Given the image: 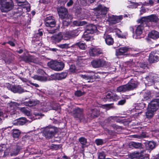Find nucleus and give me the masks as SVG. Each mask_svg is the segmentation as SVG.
<instances>
[{"mask_svg": "<svg viewBox=\"0 0 159 159\" xmlns=\"http://www.w3.org/2000/svg\"><path fill=\"white\" fill-rule=\"evenodd\" d=\"M69 112L72 114L75 118H78L80 121H84L86 120L83 113L84 109L79 107L73 109L72 110L68 109Z\"/></svg>", "mask_w": 159, "mask_h": 159, "instance_id": "obj_1", "label": "nucleus"}, {"mask_svg": "<svg viewBox=\"0 0 159 159\" xmlns=\"http://www.w3.org/2000/svg\"><path fill=\"white\" fill-rule=\"evenodd\" d=\"M13 6L12 0H2L1 2L0 9L2 12H6L11 10Z\"/></svg>", "mask_w": 159, "mask_h": 159, "instance_id": "obj_2", "label": "nucleus"}, {"mask_svg": "<svg viewBox=\"0 0 159 159\" xmlns=\"http://www.w3.org/2000/svg\"><path fill=\"white\" fill-rule=\"evenodd\" d=\"M48 65L52 69L56 71L62 70L64 67V63L56 61H51L48 63Z\"/></svg>", "mask_w": 159, "mask_h": 159, "instance_id": "obj_3", "label": "nucleus"}, {"mask_svg": "<svg viewBox=\"0 0 159 159\" xmlns=\"http://www.w3.org/2000/svg\"><path fill=\"white\" fill-rule=\"evenodd\" d=\"M139 20H138L137 22L138 23H140V25H138L136 26V29H135V34L136 36H134V38L135 39L140 38L139 37L143 33V30L144 29V25H146L144 23H142Z\"/></svg>", "mask_w": 159, "mask_h": 159, "instance_id": "obj_4", "label": "nucleus"}, {"mask_svg": "<svg viewBox=\"0 0 159 159\" xmlns=\"http://www.w3.org/2000/svg\"><path fill=\"white\" fill-rule=\"evenodd\" d=\"M55 132V128L54 127L48 126L44 129L43 134L46 138H50L54 136Z\"/></svg>", "mask_w": 159, "mask_h": 159, "instance_id": "obj_5", "label": "nucleus"}, {"mask_svg": "<svg viewBox=\"0 0 159 159\" xmlns=\"http://www.w3.org/2000/svg\"><path fill=\"white\" fill-rule=\"evenodd\" d=\"M158 19V17L156 15L152 14L147 17H143L139 19V21L146 24V22L148 21L156 22Z\"/></svg>", "mask_w": 159, "mask_h": 159, "instance_id": "obj_6", "label": "nucleus"}, {"mask_svg": "<svg viewBox=\"0 0 159 159\" xmlns=\"http://www.w3.org/2000/svg\"><path fill=\"white\" fill-rule=\"evenodd\" d=\"M57 10L59 16L61 19H68L70 16L69 15L68 11L66 8L61 7L58 8Z\"/></svg>", "mask_w": 159, "mask_h": 159, "instance_id": "obj_7", "label": "nucleus"}, {"mask_svg": "<svg viewBox=\"0 0 159 159\" xmlns=\"http://www.w3.org/2000/svg\"><path fill=\"white\" fill-rule=\"evenodd\" d=\"M95 9L97 11L98 16L100 17H102L107 13L108 8L101 5H99Z\"/></svg>", "mask_w": 159, "mask_h": 159, "instance_id": "obj_8", "label": "nucleus"}, {"mask_svg": "<svg viewBox=\"0 0 159 159\" xmlns=\"http://www.w3.org/2000/svg\"><path fill=\"white\" fill-rule=\"evenodd\" d=\"M93 67L94 68L103 67L106 65V62L102 59H97L91 62Z\"/></svg>", "mask_w": 159, "mask_h": 159, "instance_id": "obj_9", "label": "nucleus"}, {"mask_svg": "<svg viewBox=\"0 0 159 159\" xmlns=\"http://www.w3.org/2000/svg\"><path fill=\"white\" fill-rule=\"evenodd\" d=\"M45 24L47 27H54L56 25L55 20L52 16L47 17L45 20Z\"/></svg>", "mask_w": 159, "mask_h": 159, "instance_id": "obj_10", "label": "nucleus"}, {"mask_svg": "<svg viewBox=\"0 0 159 159\" xmlns=\"http://www.w3.org/2000/svg\"><path fill=\"white\" fill-rule=\"evenodd\" d=\"M159 107V100H152L149 103L148 108L156 111Z\"/></svg>", "mask_w": 159, "mask_h": 159, "instance_id": "obj_11", "label": "nucleus"}, {"mask_svg": "<svg viewBox=\"0 0 159 159\" xmlns=\"http://www.w3.org/2000/svg\"><path fill=\"white\" fill-rule=\"evenodd\" d=\"M146 78L148 82L151 83L159 81V77L157 74L154 73H150Z\"/></svg>", "mask_w": 159, "mask_h": 159, "instance_id": "obj_12", "label": "nucleus"}, {"mask_svg": "<svg viewBox=\"0 0 159 159\" xmlns=\"http://www.w3.org/2000/svg\"><path fill=\"white\" fill-rule=\"evenodd\" d=\"M10 89L14 93H21L26 91L20 86L11 85Z\"/></svg>", "mask_w": 159, "mask_h": 159, "instance_id": "obj_13", "label": "nucleus"}, {"mask_svg": "<svg viewBox=\"0 0 159 159\" xmlns=\"http://www.w3.org/2000/svg\"><path fill=\"white\" fill-rule=\"evenodd\" d=\"M101 50L97 48H91L89 50V54L90 56L95 57L102 53Z\"/></svg>", "mask_w": 159, "mask_h": 159, "instance_id": "obj_14", "label": "nucleus"}, {"mask_svg": "<svg viewBox=\"0 0 159 159\" xmlns=\"http://www.w3.org/2000/svg\"><path fill=\"white\" fill-rule=\"evenodd\" d=\"M103 38L105 40L106 44L108 45H112L114 43L113 39L111 36L106 33L104 35Z\"/></svg>", "mask_w": 159, "mask_h": 159, "instance_id": "obj_15", "label": "nucleus"}, {"mask_svg": "<svg viewBox=\"0 0 159 159\" xmlns=\"http://www.w3.org/2000/svg\"><path fill=\"white\" fill-rule=\"evenodd\" d=\"M159 60L157 54L154 52H152L150 53L149 58V60L150 62L153 63Z\"/></svg>", "mask_w": 159, "mask_h": 159, "instance_id": "obj_16", "label": "nucleus"}, {"mask_svg": "<svg viewBox=\"0 0 159 159\" xmlns=\"http://www.w3.org/2000/svg\"><path fill=\"white\" fill-rule=\"evenodd\" d=\"M19 6H22L23 8H26L30 10V5L26 0H16Z\"/></svg>", "mask_w": 159, "mask_h": 159, "instance_id": "obj_17", "label": "nucleus"}, {"mask_svg": "<svg viewBox=\"0 0 159 159\" xmlns=\"http://www.w3.org/2000/svg\"><path fill=\"white\" fill-rule=\"evenodd\" d=\"M130 49L129 48L124 47H121L116 51V55L117 56H120L123 55L124 53L126 52Z\"/></svg>", "mask_w": 159, "mask_h": 159, "instance_id": "obj_18", "label": "nucleus"}, {"mask_svg": "<svg viewBox=\"0 0 159 159\" xmlns=\"http://www.w3.org/2000/svg\"><path fill=\"white\" fill-rule=\"evenodd\" d=\"M63 36L61 34H58L51 37V40L54 43L60 42L62 39Z\"/></svg>", "mask_w": 159, "mask_h": 159, "instance_id": "obj_19", "label": "nucleus"}, {"mask_svg": "<svg viewBox=\"0 0 159 159\" xmlns=\"http://www.w3.org/2000/svg\"><path fill=\"white\" fill-rule=\"evenodd\" d=\"M97 30V27L95 25L90 24L87 26L85 32L88 34H93Z\"/></svg>", "mask_w": 159, "mask_h": 159, "instance_id": "obj_20", "label": "nucleus"}, {"mask_svg": "<svg viewBox=\"0 0 159 159\" xmlns=\"http://www.w3.org/2000/svg\"><path fill=\"white\" fill-rule=\"evenodd\" d=\"M122 19V16H112L109 18V21L113 24H116L120 21Z\"/></svg>", "mask_w": 159, "mask_h": 159, "instance_id": "obj_21", "label": "nucleus"}, {"mask_svg": "<svg viewBox=\"0 0 159 159\" xmlns=\"http://www.w3.org/2000/svg\"><path fill=\"white\" fill-rule=\"evenodd\" d=\"M20 149V147L18 145L14 146L10 152L11 156H16L18 155Z\"/></svg>", "mask_w": 159, "mask_h": 159, "instance_id": "obj_22", "label": "nucleus"}, {"mask_svg": "<svg viewBox=\"0 0 159 159\" xmlns=\"http://www.w3.org/2000/svg\"><path fill=\"white\" fill-rule=\"evenodd\" d=\"M126 85L128 88V90H129L136 88L137 86V84L136 82H134L131 80L126 84Z\"/></svg>", "mask_w": 159, "mask_h": 159, "instance_id": "obj_23", "label": "nucleus"}, {"mask_svg": "<svg viewBox=\"0 0 159 159\" xmlns=\"http://www.w3.org/2000/svg\"><path fill=\"white\" fill-rule=\"evenodd\" d=\"M149 38L153 39H156L159 37L158 32L155 30H152L148 34Z\"/></svg>", "mask_w": 159, "mask_h": 159, "instance_id": "obj_24", "label": "nucleus"}, {"mask_svg": "<svg viewBox=\"0 0 159 159\" xmlns=\"http://www.w3.org/2000/svg\"><path fill=\"white\" fill-rule=\"evenodd\" d=\"M104 99H116L119 98L118 97L111 92L107 93L106 95V98H104Z\"/></svg>", "mask_w": 159, "mask_h": 159, "instance_id": "obj_25", "label": "nucleus"}, {"mask_svg": "<svg viewBox=\"0 0 159 159\" xmlns=\"http://www.w3.org/2000/svg\"><path fill=\"white\" fill-rule=\"evenodd\" d=\"M155 111L148 108L147 111L146 112V117L148 119L152 118L154 115Z\"/></svg>", "mask_w": 159, "mask_h": 159, "instance_id": "obj_26", "label": "nucleus"}, {"mask_svg": "<svg viewBox=\"0 0 159 159\" xmlns=\"http://www.w3.org/2000/svg\"><path fill=\"white\" fill-rule=\"evenodd\" d=\"M20 131L18 129H14L12 132V135L15 139H17L20 134Z\"/></svg>", "mask_w": 159, "mask_h": 159, "instance_id": "obj_27", "label": "nucleus"}, {"mask_svg": "<svg viewBox=\"0 0 159 159\" xmlns=\"http://www.w3.org/2000/svg\"><path fill=\"white\" fill-rule=\"evenodd\" d=\"M129 145L135 148H143L142 144L140 143L131 142L129 143Z\"/></svg>", "mask_w": 159, "mask_h": 159, "instance_id": "obj_28", "label": "nucleus"}, {"mask_svg": "<svg viewBox=\"0 0 159 159\" xmlns=\"http://www.w3.org/2000/svg\"><path fill=\"white\" fill-rule=\"evenodd\" d=\"M24 60L25 61L28 62H32L34 63L37 62L36 59L31 56H25L24 58Z\"/></svg>", "mask_w": 159, "mask_h": 159, "instance_id": "obj_29", "label": "nucleus"}, {"mask_svg": "<svg viewBox=\"0 0 159 159\" xmlns=\"http://www.w3.org/2000/svg\"><path fill=\"white\" fill-rule=\"evenodd\" d=\"M155 143L153 141H149L146 144V148L148 150H152L155 147Z\"/></svg>", "mask_w": 159, "mask_h": 159, "instance_id": "obj_30", "label": "nucleus"}, {"mask_svg": "<svg viewBox=\"0 0 159 159\" xmlns=\"http://www.w3.org/2000/svg\"><path fill=\"white\" fill-rule=\"evenodd\" d=\"M34 116L32 118L31 117H30V120H28V121L30 122H31L32 120H35V119H40L43 115H42L39 112H34Z\"/></svg>", "mask_w": 159, "mask_h": 159, "instance_id": "obj_31", "label": "nucleus"}, {"mask_svg": "<svg viewBox=\"0 0 159 159\" xmlns=\"http://www.w3.org/2000/svg\"><path fill=\"white\" fill-rule=\"evenodd\" d=\"M74 46L75 45L78 46L80 49L82 50H85L87 48L86 45L82 42H79L75 43Z\"/></svg>", "mask_w": 159, "mask_h": 159, "instance_id": "obj_32", "label": "nucleus"}, {"mask_svg": "<svg viewBox=\"0 0 159 159\" xmlns=\"http://www.w3.org/2000/svg\"><path fill=\"white\" fill-rule=\"evenodd\" d=\"M35 80H36L41 81L45 82L47 80L46 77L40 75H35L34 77Z\"/></svg>", "mask_w": 159, "mask_h": 159, "instance_id": "obj_33", "label": "nucleus"}, {"mask_svg": "<svg viewBox=\"0 0 159 159\" xmlns=\"http://www.w3.org/2000/svg\"><path fill=\"white\" fill-rule=\"evenodd\" d=\"M127 91H128V88L126 84L120 86L118 87L117 89V91L119 92H124Z\"/></svg>", "mask_w": 159, "mask_h": 159, "instance_id": "obj_34", "label": "nucleus"}, {"mask_svg": "<svg viewBox=\"0 0 159 159\" xmlns=\"http://www.w3.org/2000/svg\"><path fill=\"white\" fill-rule=\"evenodd\" d=\"M68 73L66 72H62L58 73V80H61L65 79L67 76Z\"/></svg>", "mask_w": 159, "mask_h": 159, "instance_id": "obj_35", "label": "nucleus"}, {"mask_svg": "<svg viewBox=\"0 0 159 159\" xmlns=\"http://www.w3.org/2000/svg\"><path fill=\"white\" fill-rule=\"evenodd\" d=\"M34 101V100H33ZM38 102V101H32L30 100H29L28 102H25V105L26 106H29L30 107H32L36 105Z\"/></svg>", "mask_w": 159, "mask_h": 159, "instance_id": "obj_36", "label": "nucleus"}, {"mask_svg": "<svg viewBox=\"0 0 159 159\" xmlns=\"http://www.w3.org/2000/svg\"><path fill=\"white\" fill-rule=\"evenodd\" d=\"M130 156L132 158H140L142 157L141 153L138 152H134L130 154Z\"/></svg>", "mask_w": 159, "mask_h": 159, "instance_id": "obj_37", "label": "nucleus"}, {"mask_svg": "<svg viewBox=\"0 0 159 159\" xmlns=\"http://www.w3.org/2000/svg\"><path fill=\"white\" fill-rule=\"evenodd\" d=\"M91 116L94 118L97 117L99 114V111L96 108L91 109Z\"/></svg>", "mask_w": 159, "mask_h": 159, "instance_id": "obj_38", "label": "nucleus"}, {"mask_svg": "<svg viewBox=\"0 0 159 159\" xmlns=\"http://www.w3.org/2000/svg\"><path fill=\"white\" fill-rule=\"evenodd\" d=\"M17 125H23L26 122L27 120L25 118H21L17 120Z\"/></svg>", "mask_w": 159, "mask_h": 159, "instance_id": "obj_39", "label": "nucleus"}, {"mask_svg": "<svg viewBox=\"0 0 159 159\" xmlns=\"http://www.w3.org/2000/svg\"><path fill=\"white\" fill-rule=\"evenodd\" d=\"M16 103L15 102H11L8 104L7 107V111H10L11 110H13L15 106L16 105Z\"/></svg>", "mask_w": 159, "mask_h": 159, "instance_id": "obj_40", "label": "nucleus"}, {"mask_svg": "<svg viewBox=\"0 0 159 159\" xmlns=\"http://www.w3.org/2000/svg\"><path fill=\"white\" fill-rule=\"evenodd\" d=\"M156 2V0H149L148 2H145L143 3H142V6H152Z\"/></svg>", "mask_w": 159, "mask_h": 159, "instance_id": "obj_41", "label": "nucleus"}, {"mask_svg": "<svg viewBox=\"0 0 159 159\" xmlns=\"http://www.w3.org/2000/svg\"><path fill=\"white\" fill-rule=\"evenodd\" d=\"M80 76L85 80H88V82H91V80H92V77L91 75H80Z\"/></svg>", "mask_w": 159, "mask_h": 159, "instance_id": "obj_42", "label": "nucleus"}, {"mask_svg": "<svg viewBox=\"0 0 159 159\" xmlns=\"http://www.w3.org/2000/svg\"><path fill=\"white\" fill-rule=\"evenodd\" d=\"M59 47L61 48H68L71 47H74V45L70 46V43H65L63 44H60L59 45Z\"/></svg>", "mask_w": 159, "mask_h": 159, "instance_id": "obj_43", "label": "nucleus"}, {"mask_svg": "<svg viewBox=\"0 0 159 159\" xmlns=\"http://www.w3.org/2000/svg\"><path fill=\"white\" fill-rule=\"evenodd\" d=\"M20 111L27 116H30V111L26 108L25 107L21 108L20 109Z\"/></svg>", "mask_w": 159, "mask_h": 159, "instance_id": "obj_44", "label": "nucleus"}, {"mask_svg": "<svg viewBox=\"0 0 159 159\" xmlns=\"http://www.w3.org/2000/svg\"><path fill=\"white\" fill-rule=\"evenodd\" d=\"M79 140L80 143L83 145V148L84 147L83 146L85 145L87 143V139L84 137H82L80 138Z\"/></svg>", "mask_w": 159, "mask_h": 159, "instance_id": "obj_45", "label": "nucleus"}, {"mask_svg": "<svg viewBox=\"0 0 159 159\" xmlns=\"http://www.w3.org/2000/svg\"><path fill=\"white\" fill-rule=\"evenodd\" d=\"M130 6L132 8H136L138 5H142V3L139 2V3H134L130 2Z\"/></svg>", "mask_w": 159, "mask_h": 159, "instance_id": "obj_46", "label": "nucleus"}, {"mask_svg": "<svg viewBox=\"0 0 159 159\" xmlns=\"http://www.w3.org/2000/svg\"><path fill=\"white\" fill-rule=\"evenodd\" d=\"M72 38L75 37L78 35V30H75L70 32Z\"/></svg>", "mask_w": 159, "mask_h": 159, "instance_id": "obj_47", "label": "nucleus"}, {"mask_svg": "<svg viewBox=\"0 0 159 159\" xmlns=\"http://www.w3.org/2000/svg\"><path fill=\"white\" fill-rule=\"evenodd\" d=\"M88 33L84 32L83 35L82 36V38L84 39L87 41H89L90 39V37L89 35L88 34Z\"/></svg>", "mask_w": 159, "mask_h": 159, "instance_id": "obj_48", "label": "nucleus"}, {"mask_svg": "<svg viewBox=\"0 0 159 159\" xmlns=\"http://www.w3.org/2000/svg\"><path fill=\"white\" fill-rule=\"evenodd\" d=\"M50 80H58V73H55L51 75L49 78Z\"/></svg>", "mask_w": 159, "mask_h": 159, "instance_id": "obj_49", "label": "nucleus"}, {"mask_svg": "<svg viewBox=\"0 0 159 159\" xmlns=\"http://www.w3.org/2000/svg\"><path fill=\"white\" fill-rule=\"evenodd\" d=\"M71 38H72V37H71L70 33L69 32L68 33H66L65 34L63 39H64L65 40H67L69 39H70Z\"/></svg>", "mask_w": 159, "mask_h": 159, "instance_id": "obj_50", "label": "nucleus"}, {"mask_svg": "<svg viewBox=\"0 0 159 159\" xmlns=\"http://www.w3.org/2000/svg\"><path fill=\"white\" fill-rule=\"evenodd\" d=\"M116 34L119 38H123L124 36L122 34L121 31L119 29H117L116 31Z\"/></svg>", "mask_w": 159, "mask_h": 159, "instance_id": "obj_51", "label": "nucleus"}, {"mask_svg": "<svg viewBox=\"0 0 159 159\" xmlns=\"http://www.w3.org/2000/svg\"><path fill=\"white\" fill-rule=\"evenodd\" d=\"M95 143L97 145H102L103 143V141L102 139H97L95 141Z\"/></svg>", "mask_w": 159, "mask_h": 159, "instance_id": "obj_52", "label": "nucleus"}, {"mask_svg": "<svg viewBox=\"0 0 159 159\" xmlns=\"http://www.w3.org/2000/svg\"><path fill=\"white\" fill-rule=\"evenodd\" d=\"M84 92H82L80 90H77L75 93V96L79 97L82 95L84 93Z\"/></svg>", "mask_w": 159, "mask_h": 159, "instance_id": "obj_53", "label": "nucleus"}, {"mask_svg": "<svg viewBox=\"0 0 159 159\" xmlns=\"http://www.w3.org/2000/svg\"><path fill=\"white\" fill-rule=\"evenodd\" d=\"M105 156L103 152H101L99 153L98 159H104L105 158Z\"/></svg>", "mask_w": 159, "mask_h": 159, "instance_id": "obj_54", "label": "nucleus"}, {"mask_svg": "<svg viewBox=\"0 0 159 159\" xmlns=\"http://www.w3.org/2000/svg\"><path fill=\"white\" fill-rule=\"evenodd\" d=\"M150 94L149 92L145 93L144 94V98L148 99L150 98Z\"/></svg>", "mask_w": 159, "mask_h": 159, "instance_id": "obj_55", "label": "nucleus"}, {"mask_svg": "<svg viewBox=\"0 0 159 159\" xmlns=\"http://www.w3.org/2000/svg\"><path fill=\"white\" fill-rule=\"evenodd\" d=\"M75 70V66L74 65H71L70 66L69 70L71 72H74Z\"/></svg>", "mask_w": 159, "mask_h": 159, "instance_id": "obj_56", "label": "nucleus"}, {"mask_svg": "<svg viewBox=\"0 0 159 159\" xmlns=\"http://www.w3.org/2000/svg\"><path fill=\"white\" fill-rule=\"evenodd\" d=\"M140 67L143 69H145L147 67V65L143 62H140L139 64Z\"/></svg>", "mask_w": 159, "mask_h": 159, "instance_id": "obj_57", "label": "nucleus"}, {"mask_svg": "<svg viewBox=\"0 0 159 159\" xmlns=\"http://www.w3.org/2000/svg\"><path fill=\"white\" fill-rule=\"evenodd\" d=\"M6 148L5 145H0V152H3L4 151Z\"/></svg>", "mask_w": 159, "mask_h": 159, "instance_id": "obj_58", "label": "nucleus"}, {"mask_svg": "<svg viewBox=\"0 0 159 159\" xmlns=\"http://www.w3.org/2000/svg\"><path fill=\"white\" fill-rule=\"evenodd\" d=\"M91 76L92 77V80L93 79H96L99 78V76L98 75L97 73H95L93 75H92Z\"/></svg>", "mask_w": 159, "mask_h": 159, "instance_id": "obj_59", "label": "nucleus"}, {"mask_svg": "<svg viewBox=\"0 0 159 159\" xmlns=\"http://www.w3.org/2000/svg\"><path fill=\"white\" fill-rule=\"evenodd\" d=\"M4 151V154L3 156L5 157L8 155L9 150V149H6V150Z\"/></svg>", "mask_w": 159, "mask_h": 159, "instance_id": "obj_60", "label": "nucleus"}, {"mask_svg": "<svg viewBox=\"0 0 159 159\" xmlns=\"http://www.w3.org/2000/svg\"><path fill=\"white\" fill-rule=\"evenodd\" d=\"M115 116H111L108 117L107 119H106V121L107 122H110L111 120L113 119L114 118Z\"/></svg>", "mask_w": 159, "mask_h": 159, "instance_id": "obj_61", "label": "nucleus"}, {"mask_svg": "<svg viewBox=\"0 0 159 159\" xmlns=\"http://www.w3.org/2000/svg\"><path fill=\"white\" fill-rule=\"evenodd\" d=\"M140 14H142L143 13H145L146 11V10L144 7L143 6L141 7V9L140 11Z\"/></svg>", "mask_w": 159, "mask_h": 159, "instance_id": "obj_62", "label": "nucleus"}, {"mask_svg": "<svg viewBox=\"0 0 159 159\" xmlns=\"http://www.w3.org/2000/svg\"><path fill=\"white\" fill-rule=\"evenodd\" d=\"M38 150L37 149H32L31 151V152L32 154H37L38 152Z\"/></svg>", "mask_w": 159, "mask_h": 159, "instance_id": "obj_63", "label": "nucleus"}, {"mask_svg": "<svg viewBox=\"0 0 159 159\" xmlns=\"http://www.w3.org/2000/svg\"><path fill=\"white\" fill-rule=\"evenodd\" d=\"M125 102V100H120L118 102V104L119 105H122Z\"/></svg>", "mask_w": 159, "mask_h": 159, "instance_id": "obj_64", "label": "nucleus"}]
</instances>
